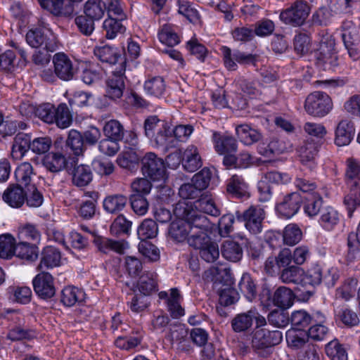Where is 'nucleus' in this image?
I'll list each match as a JSON object with an SVG mask.
<instances>
[{
	"label": "nucleus",
	"instance_id": "58836bf2",
	"mask_svg": "<svg viewBox=\"0 0 360 360\" xmlns=\"http://www.w3.org/2000/svg\"><path fill=\"white\" fill-rule=\"evenodd\" d=\"M158 233V225L151 219H144L137 229L138 237L141 241L155 238Z\"/></svg>",
	"mask_w": 360,
	"mask_h": 360
},
{
	"label": "nucleus",
	"instance_id": "c756f323",
	"mask_svg": "<svg viewBox=\"0 0 360 360\" xmlns=\"http://www.w3.org/2000/svg\"><path fill=\"white\" fill-rule=\"evenodd\" d=\"M294 297V293L290 288L281 286L274 293L273 302L280 308L288 309L292 305Z\"/></svg>",
	"mask_w": 360,
	"mask_h": 360
},
{
	"label": "nucleus",
	"instance_id": "49530a36",
	"mask_svg": "<svg viewBox=\"0 0 360 360\" xmlns=\"http://www.w3.org/2000/svg\"><path fill=\"white\" fill-rule=\"evenodd\" d=\"M15 238L9 234H2L0 236V257L3 259H11L14 256Z\"/></svg>",
	"mask_w": 360,
	"mask_h": 360
},
{
	"label": "nucleus",
	"instance_id": "13d9d810",
	"mask_svg": "<svg viewBox=\"0 0 360 360\" xmlns=\"http://www.w3.org/2000/svg\"><path fill=\"white\" fill-rule=\"evenodd\" d=\"M283 237L286 245H295L301 240L302 232L297 225L290 224L285 226Z\"/></svg>",
	"mask_w": 360,
	"mask_h": 360
},
{
	"label": "nucleus",
	"instance_id": "774afa93",
	"mask_svg": "<svg viewBox=\"0 0 360 360\" xmlns=\"http://www.w3.org/2000/svg\"><path fill=\"white\" fill-rule=\"evenodd\" d=\"M131 227V222L122 214L119 215L110 226V233L115 236L128 234Z\"/></svg>",
	"mask_w": 360,
	"mask_h": 360
},
{
	"label": "nucleus",
	"instance_id": "1a4fd4ad",
	"mask_svg": "<svg viewBox=\"0 0 360 360\" xmlns=\"http://www.w3.org/2000/svg\"><path fill=\"white\" fill-rule=\"evenodd\" d=\"M53 63L55 75L63 81L74 79L77 72V68L71 59L63 53H58L53 56Z\"/></svg>",
	"mask_w": 360,
	"mask_h": 360
},
{
	"label": "nucleus",
	"instance_id": "603ef678",
	"mask_svg": "<svg viewBox=\"0 0 360 360\" xmlns=\"http://www.w3.org/2000/svg\"><path fill=\"white\" fill-rule=\"evenodd\" d=\"M198 254L206 262L213 263L219 257V246L215 242L211 240L198 250Z\"/></svg>",
	"mask_w": 360,
	"mask_h": 360
},
{
	"label": "nucleus",
	"instance_id": "a878e982",
	"mask_svg": "<svg viewBox=\"0 0 360 360\" xmlns=\"http://www.w3.org/2000/svg\"><path fill=\"white\" fill-rule=\"evenodd\" d=\"M221 252L225 259L231 262H239L243 255V248L239 243L231 240H226L223 242Z\"/></svg>",
	"mask_w": 360,
	"mask_h": 360
},
{
	"label": "nucleus",
	"instance_id": "e2e57ef3",
	"mask_svg": "<svg viewBox=\"0 0 360 360\" xmlns=\"http://www.w3.org/2000/svg\"><path fill=\"white\" fill-rule=\"evenodd\" d=\"M212 232V231H203L199 232H190V236L188 238V245L198 250L200 248L212 240L210 237V234H211Z\"/></svg>",
	"mask_w": 360,
	"mask_h": 360
},
{
	"label": "nucleus",
	"instance_id": "e433bc0d",
	"mask_svg": "<svg viewBox=\"0 0 360 360\" xmlns=\"http://www.w3.org/2000/svg\"><path fill=\"white\" fill-rule=\"evenodd\" d=\"M84 292L74 286L65 287L61 292V302L67 307H72L77 302L83 301Z\"/></svg>",
	"mask_w": 360,
	"mask_h": 360
},
{
	"label": "nucleus",
	"instance_id": "cd10ccee",
	"mask_svg": "<svg viewBox=\"0 0 360 360\" xmlns=\"http://www.w3.org/2000/svg\"><path fill=\"white\" fill-rule=\"evenodd\" d=\"M158 275L155 272L146 271L141 275L138 281V289L145 296L157 290Z\"/></svg>",
	"mask_w": 360,
	"mask_h": 360
},
{
	"label": "nucleus",
	"instance_id": "b1692460",
	"mask_svg": "<svg viewBox=\"0 0 360 360\" xmlns=\"http://www.w3.org/2000/svg\"><path fill=\"white\" fill-rule=\"evenodd\" d=\"M345 179L348 186H359L360 161L353 157L346 160Z\"/></svg>",
	"mask_w": 360,
	"mask_h": 360
},
{
	"label": "nucleus",
	"instance_id": "0eeeda50",
	"mask_svg": "<svg viewBox=\"0 0 360 360\" xmlns=\"http://www.w3.org/2000/svg\"><path fill=\"white\" fill-rule=\"evenodd\" d=\"M309 14V7L302 1H295L290 8L282 11L280 19L292 26L302 25Z\"/></svg>",
	"mask_w": 360,
	"mask_h": 360
},
{
	"label": "nucleus",
	"instance_id": "0e129e2a",
	"mask_svg": "<svg viewBox=\"0 0 360 360\" xmlns=\"http://www.w3.org/2000/svg\"><path fill=\"white\" fill-rule=\"evenodd\" d=\"M326 352L331 360H347L345 348L337 340L331 341L326 345Z\"/></svg>",
	"mask_w": 360,
	"mask_h": 360
},
{
	"label": "nucleus",
	"instance_id": "a211bd4d",
	"mask_svg": "<svg viewBox=\"0 0 360 360\" xmlns=\"http://www.w3.org/2000/svg\"><path fill=\"white\" fill-rule=\"evenodd\" d=\"M212 141L215 150L220 155L231 153L237 150V142L233 136L221 135L214 131L212 134Z\"/></svg>",
	"mask_w": 360,
	"mask_h": 360
},
{
	"label": "nucleus",
	"instance_id": "72a5a7b5",
	"mask_svg": "<svg viewBox=\"0 0 360 360\" xmlns=\"http://www.w3.org/2000/svg\"><path fill=\"white\" fill-rule=\"evenodd\" d=\"M153 138L157 146L165 148L175 146V141L172 136V129L166 123L161 124V127L158 129V131L155 133Z\"/></svg>",
	"mask_w": 360,
	"mask_h": 360
},
{
	"label": "nucleus",
	"instance_id": "8fccbe9b",
	"mask_svg": "<svg viewBox=\"0 0 360 360\" xmlns=\"http://www.w3.org/2000/svg\"><path fill=\"white\" fill-rule=\"evenodd\" d=\"M158 39L162 44L168 46L177 45L180 41L179 36L170 25H164L161 27L158 32Z\"/></svg>",
	"mask_w": 360,
	"mask_h": 360
},
{
	"label": "nucleus",
	"instance_id": "dca6fc26",
	"mask_svg": "<svg viewBox=\"0 0 360 360\" xmlns=\"http://www.w3.org/2000/svg\"><path fill=\"white\" fill-rule=\"evenodd\" d=\"M3 200L13 208L21 207L26 200V193L19 185H10L3 193Z\"/></svg>",
	"mask_w": 360,
	"mask_h": 360
},
{
	"label": "nucleus",
	"instance_id": "4c0bfd02",
	"mask_svg": "<svg viewBox=\"0 0 360 360\" xmlns=\"http://www.w3.org/2000/svg\"><path fill=\"white\" fill-rule=\"evenodd\" d=\"M316 146L313 143H305L299 150L300 160L302 165L307 166L311 169L315 167V157L317 154Z\"/></svg>",
	"mask_w": 360,
	"mask_h": 360
},
{
	"label": "nucleus",
	"instance_id": "9d476101",
	"mask_svg": "<svg viewBox=\"0 0 360 360\" xmlns=\"http://www.w3.org/2000/svg\"><path fill=\"white\" fill-rule=\"evenodd\" d=\"M265 217L264 210L259 206H250L247 209L241 217L245 228L252 233L257 234L262 230V221Z\"/></svg>",
	"mask_w": 360,
	"mask_h": 360
},
{
	"label": "nucleus",
	"instance_id": "39448f33",
	"mask_svg": "<svg viewBox=\"0 0 360 360\" xmlns=\"http://www.w3.org/2000/svg\"><path fill=\"white\" fill-rule=\"evenodd\" d=\"M282 339L283 335L279 330L257 329L252 335V347L257 353L260 354L265 352L266 349L278 345Z\"/></svg>",
	"mask_w": 360,
	"mask_h": 360
},
{
	"label": "nucleus",
	"instance_id": "5fc2aeb1",
	"mask_svg": "<svg viewBox=\"0 0 360 360\" xmlns=\"http://www.w3.org/2000/svg\"><path fill=\"white\" fill-rule=\"evenodd\" d=\"M34 174L33 167L30 162L21 163L15 171V177L18 184L27 186Z\"/></svg>",
	"mask_w": 360,
	"mask_h": 360
},
{
	"label": "nucleus",
	"instance_id": "c85d7f7f",
	"mask_svg": "<svg viewBox=\"0 0 360 360\" xmlns=\"http://www.w3.org/2000/svg\"><path fill=\"white\" fill-rule=\"evenodd\" d=\"M236 132L240 141L247 146L257 142L262 138L261 134L257 130L245 124L237 126Z\"/></svg>",
	"mask_w": 360,
	"mask_h": 360
},
{
	"label": "nucleus",
	"instance_id": "79ce46f5",
	"mask_svg": "<svg viewBox=\"0 0 360 360\" xmlns=\"http://www.w3.org/2000/svg\"><path fill=\"white\" fill-rule=\"evenodd\" d=\"M319 222L324 229L332 230L339 222L338 212L332 207H324L321 211Z\"/></svg>",
	"mask_w": 360,
	"mask_h": 360
},
{
	"label": "nucleus",
	"instance_id": "f257e3e1",
	"mask_svg": "<svg viewBox=\"0 0 360 360\" xmlns=\"http://www.w3.org/2000/svg\"><path fill=\"white\" fill-rule=\"evenodd\" d=\"M174 214L179 218L186 220L190 232L212 231L214 224L199 210L194 209L193 202H179L174 209Z\"/></svg>",
	"mask_w": 360,
	"mask_h": 360
},
{
	"label": "nucleus",
	"instance_id": "5701e85b",
	"mask_svg": "<svg viewBox=\"0 0 360 360\" xmlns=\"http://www.w3.org/2000/svg\"><path fill=\"white\" fill-rule=\"evenodd\" d=\"M42 164L47 170L51 172H58L65 168L68 160L61 153L51 152L44 157Z\"/></svg>",
	"mask_w": 360,
	"mask_h": 360
},
{
	"label": "nucleus",
	"instance_id": "338daca9",
	"mask_svg": "<svg viewBox=\"0 0 360 360\" xmlns=\"http://www.w3.org/2000/svg\"><path fill=\"white\" fill-rule=\"evenodd\" d=\"M311 322V317L305 311H294L291 315V323L294 330L304 331Z\"/></svg>",
	"mask_w": 360,
	"mask_h": 360
},
{
	"label": "nucleus",
	"instance_id": "473e14b6",
	"mask_svg": "<svg viewBox=\"0 0 360 360\" xmlns=\"http://www.w3.org/2000/svg\"><path fill=\"white\" fill-rule=\"evenodd\" d=\"M127 201V196L122 194L109 195L103 200V207L108 213L116 214L123 210Z\"/></svg>",
	"mask_w": 360,
	"mask_h": 360
},
{
	"label": "nucleus",
	"instance_id": "f3484780",
	"mask_svg": "<svg viewBox=\"0 0 360 360\" xmlns=\"http://www.w3.org/2000/svg\"><path fill=\"white\" fill-rule=\"evenodd\" d=\"M94 55L103 63L110 65L120 64V68L125 65V59L121 56L118 51L110 46H99L94 49Z\"/></svg>",
	"mask_w": 360,
	"mask_h": 360
},
{
	"label": "nucleus",
	"instance_id": "864d4df0",
	"mask_svg": "<svg viewBox=\"0 0 360 360\" xmlns=\"http://www.w3.org/2000/svg\"><path fill=\"white\" fill-rule=\"evenodd\" d=\"M247 184L242 176L233 175L227 184V191L236 198L243 196L247 190Z\"/></svg>",
	"mask_w": 360,
	"mask_h": 360
},
{
	"label": "nucleus",
	"instance_id": "de8ad7c7",
	"mask_svg": "<svg viewBox=\"0 0 360 360\" xmlns=\"http://www.w3.org/2000/svg\"><path fill=\"white\" fill-rule=\"evenodd\" d=\"M181 295L176 288L170 290L169 298L167 303L169 311L173 318H179L184 314V309L180 305Z\"/></svg>",
	"mask_w": 360,
	"mask_h": 360
},
{
	"label": "nucleus",
	"instance_id": "bf43d9fd",
	"mask_svg": "<svg viewBox=\"0 0 360 360\" xmlns=\"http://www.w3.org/2000/svg\"><path fill=\"white\" fill-rule=\"evenodd\" d=\"M178 13L184 15L189 22L196 23L200 18L198 11L186 0H178Z\"/></svg>",
	"mask_w": 360,
	"mask_h": 360
},
{
	"label": "nucleus",
	"instance_id": "69168bd1",
	"mask_svg": "<svg viewBox=\"0 0 360 360\" xmlns=\"http://www.w3.org/2000/svg\"><path fill=\"white\" fill-rule=\"evenodd\" d=\"M211 178V170L207 167H205L199 172L194 174L191 179V181L194 184L195 186L202 192L209 186Z\"/></svg>",
	"mask_w": 360,
	"mask_h": 360
},
{
	"label": "nucleus",
	"instance_id": "6e6552de",
	"mask_svg": "<svg viewBox=\"0 0 360 360\" xmlns=\"http://www.w3.org/2000/svg\"><path fill=\"white\" fill-rule=\"evenodd\" d=\"M125 65L113 70L105 82V97L112 101L120 98L125 89Z\"/></svg>",
	"mask_w": 360,
	"mask_h": 360
},
{
	"label": "nucleus",
	"instance_id": "bb28decb",
	"mask_svg": "<svg viewBox=\"0 0 360 360\" xmlns=\"http://www.w3.org/2000/svg\"><path fill=\"white\" fill-rule=\"evenodd\" d=\"M93 174L89 166L79 165L75 166L72 172V182L77 187L87 186L91 181Z\"/></svg>",
	"mask_w": 360,
	"mask_h": 360
},
{
	"label": "nucleus",
	"instance_id": "680f3d73",
	"mask_svg": "<svg viewBox=\"0 0 360 360\" xmlns=\"http://www.w3.org/2000/svg\"><path fill=\"white\" fill-rule=\"evenodd\" d=\"M41 6L56 16H67L70 13H63L64 7L68 6L66 0H39Z\"/></svg>",
	"mask_w": 360,
	"mask_h": 360
},
{
	"label": "nucleus",
	"instance_id": "393cba45",
	"mask_svg": "<svg viewBox=\"0 0 360 360\" xmlns=\"http://www.w3.org/2000/svg\"><path fill=\"white\" fill-rule=\"evenodd\" d=\"M61 259L60 252L53 246H47L41 252V258L39 269L53 268L60 265Z\"/></svg>",
	"mask_w": 360,
	"mask_h": 360
},
{
	"label": "nucleus",
	"instance_id": "ea45409f",
	"mask_svg": "<svg viewBox=\"0 0 360 360\" xmlns=\"http://www.w3.org/2000/svg\"><path fill=\"white\" fill-rule=\"evenodd\" d=\"M144 89L148 94L160 98L164 95L166 85L161 77H154L145 82Z\"/></svg>",
	"mask_w": 360,
	"mask_h": 360
},
{
	"label": "nucleus",
	"instance_id": "6ab92c4d",
	"mask_svg": "<svg viewBox=\"0 0 360 360\" xmlns=\"http://www.w3.org/2000/svg\"><path fill=\"white\" fill-rule=\"evenodd\" d=\"M182 164L188 172H194L202 165L198 148L194 145H189L183 153Z\"/></svg>",
	"mask_w": 360,
	"mask_h": 360
},
{
	"label": "nucleus",
	"instance_id": "7c9ffc66",
	"mask_svg": "<svg viewBox=\"0 0 360 360\" xmlns=\"http://www.w3.org/2000/svg\"><path fill=\"white\" fill-rule=\"evenodd\" d=\"M254 318L255 311L252 310L237 314L231 321L233 330L236 333L248 330L252 326Z\"/></svg>",
	"mask_w": 360,
	"mask_h": 360
},
{
	"label": "nucleus",
	"instance_id": "aec40b11",
	"mask_svg": "<svg viewBox=\"0 0 360 360\" xmlns=\"http://www.w3.org/2000/svg\"><path fill=\"white\" fill-rule=\"evenodd\" d=\"M94 243L98 250L104 254H108L111 252L123 254L126 248L122 242L102 236H96L94 239Z\"/></svg>",
	"mask_w": 360,
	"mask_h": 360
},
{
	"label": "nucleus",
	"instance_id": "ddd939ff",
	"mask_svg": "<svg viewBox=\"0 0 360 360\" xmlns=\"http://www.w3.org/2000/svg\"><path fill=\"white\" fill-rule=\"evenodd\" d=\"M302 204V197L299 193L292 192L285 195L281 202L276 205L278 213L283 217L289 219L299 211Z\"/></svg>",
	"mask_w": 360,
	"mask_h": 360
},
{
	"label": "nucleus",
	"instance_id": "9b49d317",
	"mask_svg": "<svg viewBox=\"0 0 360 360\" xmlns=\"http://www.w3.org/2000/svg\"><path fill=\"white\" fill-rule=\"evenodd\" d=\"M221 51L224 65L229 70H236V62L240 64H254L255 62V57L252 54H247L238 50L232 51L227 46H223Z\"/></svg>",
	"mask_w": 360,
	"mask_h": 360
},
{
	"label": "nucleus",
	"instance_id": "3c124183",
	"mask_svg": "<svg viewBox=\"0 0 360 360\" xmlns=\"http://www.w3.org/2000/svg\"><path fill=\"white\" fill-rule=\"evenodd\" d=\"M349 193L344 198V204L348 211V216L352 217L353 212L360 206L359 186L349 187Z\"/></svg>",
	"mask_w": 360,
	"mask_h": 360
},
{
	"label": "nucleus",
	"instance_id": "20e7f679",
	"mask_svg": "<svg viewBox=\"0 0 360 360\" xmlns=\"http://www.w3.org/2000/svg\"><path fill=\"white\" fill-rule=\"evenodd\" d=\"M333 102L330 96L322 91L310 94L305 100L304 109L314 117H322L332 110Z\"/></svg>",
	"mask_w": 360,
	"mask_h": 360
},
{
	"label": "nucleus",
	"instance_id": "f704fd0d",
	"mask_svg": "<svg viewBox=\"0 0 360 360\" xmlns=\"http://www.w3.org/2000/svg\"><path fill=\"white\" fill-rule=\"evenodd\" d=\"M105 10V3L102 0H88L84 8L85 15L94 20L101 19Z\"/></svg>",
	"mask_w": 360,
	"mask_h": 360
},
{
	"label": "nucleus",
	"instance_id": "7ed1b4c3",
	"mask_svg": "<svg viewBox=\"0 0 360 360\" xmlns=\"http://www.w3.org/2000/svg\"><path fill=\"white\" fill-rule=\"evenodd\" d=\"M42 28L32 29L26 34L27 44L33 48H40L48 52H53L57 49V39L52 31L42 22Z\"/></svg>",
	"mask_w": 360,
	"mask_h": 360
},
{
	"label": "nucleus",
	"instance_id": "09e8293b",
	"mask_svg": "<svg viewBox=\"0 0 360 360\" xmlns=\"http://www.w3.org/2000/svg\"><path fill=\"white\" fill-rule=\"evenodd\" d=\"M66 145L71 149L75 155H80L84 150V143L82 134L75 130L71 129L69 131Z\"/></svg>",
	"mask_w": 360,
	"mask_h": 360
},
{
	"label": "nucleus",
	"instance_id": "4be33fe9",
	"mask_svg": "<svg viewBox=\"0 0 360 360\" xmlns=\"http://www.w3.org/2000/svg\"><path fill=\"white\" fill-rule=\"evenodd\" d=\"M31 137L27 134L19 133L13 140L11 156L15 160L21 159L30 149Z\"/></svg>",
	"mask_w": 360,
	"mask_h": 360
},
{
	"label": "nucleus",
	"instance_id": "2f4dec72",
	"mask_svg": "<svg viewBox=\"0 0 360 360\" xmlns=\"http://www.w3.org/2000/svg\"><path fill=\"white\" fill-rule=\"evenodd\" d=\"M169 233L171 238L177 242L184 241L190 236V229L186 220L179 219L173 221L169 226Z\"/></svg>",
	"mask_w": 360,
	"mask_h": 360
},
{
	"label": "nucleus",
	"instance_id": "4468645a",
	"mask_svg": "<svg viewBox=\"0 0 360 360\" xmlns=\"http://www.w3.org/2000/svg\"><path fill=\"white\" fill-rule=\"evenodd\" d=\"M315 56L316 64L323 70H332L338 65V56L331 44H321Z\"/></svg>",
	"mask_w": 360,
	"mask_h": 360
},
{
	"label": "nucleus",
	"instance_id": "37998d69",
	"mask_svg": "<svg viewBox=\"0 0 360 360\" xmlns=\"http://www.w3.org/2000/svg\"><path fill=\"white\" fill-rule=\"evenodd\" d=\"M103 131L105 137L117 141H121L124 134L122 124L117 120L106 122L103 127Z\"/></svg>",
	"mask_w": 360,
	"mask_h": 360
},
{
	"label": "nucleus",
	"instance_id": "412c9836",
	"mask_svg": "<svg viewBox=\"0 0 360 360\" xmlns=\"http://www.w3.org/2000/svg\"><path fill=\"white\" fill-rule=\"evenodd\" d=\"M39 250L35 244L19 240L15 245L14 256L27 262H34L38 258Z\"/></svg>",
	"mask_w": 360,
	"mask_h": 360
},
{
	"label": "nucleus",
	"instance_id": "052dcab7",
	"mask_svg": "<svg viewBox=\"0 0 360 360\" xmlns=\"http://www.w3.org/2000/svg\"><path fill=\"white\" fill-rule=\"evenodd\" d=\"M35 115L39 119L48 124H52L56 120V108L51 103H44L35 109Z\"/></svg>",
	"mask_w": 360,
	"mask_h": 360
},
{
	"label": "nucleus",
	"instance_id": "423d86ee",
	"mask_svg": "<svg viewBox=\"0 0 360 360\" xmlns=\"http://www.w3.org/2000/svg\"><path fill=\"white\" fill-rule=\"evenodd\" d=\"M141 171L153 181H164L167 178L164 161L154 153H147L142 158Z\"/></svg>",
	"mask_w": 360,
	"mask_h": 360
},
{
	"label": "nucleus",
	"instance_id": "2eb2a0df",
	"mask_svg": "<svg viewBox=\"0 0 360 360\" xmlns=\"http://www.w3.org/2000/svg\"><path fill=\"white\" fill-rule=\"evenodd\" d=\"M354 134L353 122L349 120H342L335 129V143L338 146H347L353 139Z\"/></svg>",
	"mask_w": 360,
	"mask_h": 360
},
{
	"label": "nucleus",
	"instance_id": "c03bdc74",
	"mask_svg": "<svg viewBox=\"0 0 360 360\" xmlns=\"http://www.w3.org/2000/svg\"><path fill=\"white\" fill-rule=\"evenodd\" d=\"M18 238V240L39 243L41 239V233L35 225L27 223L19 227Z\"/></svg>",
	"mask_w": 360,
	"mask_h": 360
},
{
	"label": "nucleus",
	"instance_id": "c9c22d12",
	"mask_svg": "<svg viewBox=\"0 0 360 360\" xmlns=\"http://www.w3.org/2000/svg\"><path fill=\"white\" fill-rule=\"evenodd\" d=\"M193 205L194 209L199 210L201 213L207 214L213 217L220 215V210L211 196H201V198L193 203Z\"/></svg>",
	"mask_w": 360,
	"mask_h": 360
},
{
	"label": "nucleus",
	"instance_id": "a19ab883",
	"mask_svg": "<svg viewBox=\"0 0 360 360\" xmlns=\"http://www.w3.org/2000/svg\"><path fill=\"white\" fill-rule=\"evenodd\" d=\"M122 19L117 18H108L103 23V28L105 31V36L109 39H115L119 34L125 32V27L121 22Z\"/></svg>",
	"mask_w": 360,
	"mask_h": 360
},
{
	"label": "nucleus",
	"instance_id": "a18cd8bd",
	"mask_svg": "<svg viewBox=\"0 0 360 360\" xmlns=\"http://www.w3.org/2000/svg\"><path fill=\"white\" fill-rule=\"evenodd\" d=\"M303 275L304 271L302 268L292 265L281 271L280 278L283 283L297 284L302 281Z\"/></svg>",
	"mask_w": 360,
	"mask_h": 360
},
{
	"label": "nucleus",
	"instance_id": "f03ea898",
	"mask_svg": "<svg viewBox=\"0 0 360 360\" xmlns=\"http://www.w3.org/2000/svg\"><path fill=\"white\" fill-rule=\"evenodd\" d=\"M226 271V268L212 266L205 272V278L210 279L213 282V288L217 290L219 295V302L223 306H229L236 301L235 292L227 285L221 283V274Z\"/></svg>",
	"mask_w": 360,
	"mask_h": 360
},
{
	"label": "nucleus",
	"instance_id": "6e6d98bb",
	"mask_svg": "<svg viewBox=\"0 0 360 360\" xmlns=\"http://www.w3.org/2000/svg\"><path fill=\"white\" fill-rule=\"evenodd\" d=\"M241 293L248 300H252L257 294L256 285L248 274H243L238 283Z\"/></svg>",
	"mask_w": 360,
	"mask_h": 360
},
{
	"label": "nucleus",
	"instance_id": "4d7b16f0",
	"mask_svg": "<svg viewBox=\"0 0 360 360\" xmlns=\"http://www.w3.org/2000/svg\"><path fill=\"white\" fill-rule=\"evenodd\" d=\"M308 338L305 331L292 330L286 333L288 345L293 349H300L303 347L307 342Z\"/></svg>",
	"mask_w": 360,
	"mask_h": 360
},
{
	"label": "nucleus",
	"instance_id": "f8f14e48",
	"mask_svg": "<svg viewBox=\"0 0 360 360\" xmlns=\"http://www.w3.org/2000/svg\"><path fill=\"white\" fill-rule=\"evenodd\" d=\"M32 283L36 294L41 299H50L55 295L53 278L49 273L41 272L37 274Z\"/></svg>",
	"mask_w": 360,
	"mask_h": 360
}]
</instances>
